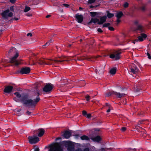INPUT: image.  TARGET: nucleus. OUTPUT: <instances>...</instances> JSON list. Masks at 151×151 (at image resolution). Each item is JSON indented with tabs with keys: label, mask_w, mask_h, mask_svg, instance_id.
Returning a JSON list of instances; mask_svg holds the SVG:
<instances>
[{
	"label": "nucleus",
	"mask_w": 151,
	"mask_h": 151,
	"mask_svg": "<svg viewBox=\"0 0 151 151\" xmlns=\"http://www.w3.org/2000/svg\"><path fill=\"white\" fill-rule=\"evenodd\" d=\"M30 36V37H31L32 36V34L31 33H29L27 34V36Z\"/></svg>",
	"instance_id": "4d7b16f0"
},
{
	"label": "nucleus",
	"mask_w": 151,
	"mask_h": 151,
	"mask_svg": "<svg viewBox=\"0 0 151 151\" xmlns=\"http://www.w3.org/2000/svg\"><path fill=\"white\" fill-rule=\"evenodd\" d=\"M107 19V17L106 16H103L100 18V21L98 22L97 24H98L100 25L103 24L105 22Z\"/></svg>",
	"instance_id": "6ab92c4d"
},
{
	"label": "nucleus",
	"mask_w": 151,
	"mask_h": 151,
	"mask_svg": "<svg viewBox=\"0 0 151 151\" xmlns=\"http://www.w3.org/2000/svg\"><path fill=\"white\" fill-rule=\"evenodd\" d=\"M108 29L109 30L111 31H114V29L112 27H109Z\"/></svg>",
	"instance_id": "a19ab883"
},
{
	"label": "nucleus",
	"mask_w": 151,
	"mask_h": 151,
	"mask_svg": "<svg viewBox=\"0 0 151 151\" xmlns=\"http://www.w3.org/2000/svg\"><path fill=\"white\" fill-rule=\"evenodd\" d=\"M19 18H16V17H14V18L13 19H14L15 20H17L19 19Z\"/></svg>",
	"instance_id": "680f3d73"
},
{
	"label": "nucleus",
	"mask_w": 151,
	"mask_h": 151,
	"mask_svg": "<svg viewBox=\"0 0 151 151\" xmlns=\"http://www.w3.org/2000/svg\"><path fill=\"white\" fill-rule=\"evenodd\" d=\"M52 42V40L50 39L47 42L45 45H44L42 46L43 47H44L45 46H48L50 45V43Z\"/></svg>",
	"instance_id": "2f4dec72"
},
{
	"label": "nucleus",
	"mask_w": 151,
	"mask_h": 151,
	"mask_svg": "<svg viewBox=\"0 0 151 151\" xmlns=\"http://www.w3.org/2000/svg\"><path fill=\"white\" fill-rule=\"evenodd\" d=\"M32 113L31 112L27 110V111L26 112V114L27 115H31Z\"/></svg>",
	"instance_id": "4c0bfd02"
},
{
	"label": "nucleus",
	"mask_w": 151,
	"mask_h": 151,
	"mask_svg": "<svg viewBox=\"0 0 151 151\" xmlns=\"http://www.w3.org/2000/svg\"><path fill=\"white\" fill-rule=\"evenodd\" d=\"M9 12V9H7L4 11L1 14V15L2 16L4 19H6L8 18V17H11L13 16V13L11 12Z\"/></svg>",
	"instance_id": "423d86ee"
},
{
	"label": "nucleus",
	"mask_w": 151,
	"mask_h": 151,
	"mask_svg": "<svg viewBox=\"0 0 151 151\" xmlns=\"http://www.w3.org/2000/svg\"><path fill=\"white\" fill-rule=\"evenodd\" d=\"M48 151H64L62 144L60 142H55L49 145Z\"/></svg>",
	"instance_id": "f03ea898"
},
{
	"label": "nucleus",
	"mask_w": 151,
	"mask_h": 151,
	"mask_svg": "<svg viewBox=\"0 0 151 151\" xmlns=\"http://www.w3.org/2000/svg\"><path fill=\"white\" fill-rule=\"evenodd\" d=\"M59 59L54 60L53 61L55 63H59L63 62L64 61H68V58L66 57H63L59 58Z\"/></svg>",
	"instance_id": "f3484780"
},
{
	"label": "nucleus",
	"mask_w": 151,
	"mask_h": 151,
	"mask_svg": "<svg viewBox=\"0 0 151 151\" xmlns=\"http://www.w3.org/2000/svg\"><path fill=\"white\" fill-rule=\"evenodd\" d=\"M97 7V5H95V6H93V5H91L89 7L90 8H96Z\"/></svg>",
	"instance_id": "603ef678"
},
{
	"label": "nucleus",
	"mask_w": 151,
	"mask_h": 151,
	"mask_svg": "<svg viewBox=\"0 0 151 151\" xmlns=\"http://www.w3.org/2000/svg\"><path fill=\"white\" fill-rule=\"evenodd\" d=\"M82 9H83V8L81 7H79V10H81Z\"/></svg>",
	"instance_id": "338daca9"
},
{
	"label": "nucleus",
	"mask_w": 151,
	"mask_h": 151,
	"mask_svg": "<svg viewBox=\"0 0 151 151\" xmlns=\"http://www.w3.org/2000/svg\"><path fill=\"white\" fill-rule=\"evenodd\" d=\"M126 94L124 93H121L114 91V95L116 96L117 98H120L125 96Z\"/></svg>",
	"instance_id": "412c9836"
},
{
	"label": "nucleus",
	"mask_w": 151,
	"mask_h": 151,
	"mask_svg": "<svg viewBox=\"0 0 151 151\" xmlns=\"http://www.w3.org/2000/svg\"><path fill=\"white\" fill-rule=\"evenodd\" d=\"M62 5L64 6L65 7L67 8L69 6V4H62Z\"/></svg>",
	"instance_id": "a18cd8bd"
},
{
	"label": "nucleus",
	"mask_w": 151,
	"mask_h": 151,
	"mask_svg": "<svg viewBox=\"0 0 151 151\" xmlns=\"http://www.w3.org/2000/svg\"><path fill=\"white\" fill-rule=\"evenodd\" d=\"M121 21L120 20H119V19H118L117 20V22L118 23H119Z\"/></svg>",
	"instance_id": "0e129e2a"
},
{
	"label": "nucleus",
	"mask_w": 151,
	"mask_h": 151,
	"mask_svg": "<svg viewBox=\"0 0 151 151\" xmlns=\"http://www.w3.org/2000/svg\"><path fill=\"white\" fill-rule=\"evenodd\" d=\"M116 72V69L115 68H113L111 69L110 70V73L111 75H114Z\"/></svg>",
	"instance_id": "c756f323"
},
{
	"label": "nucleus",
	"mask_w": 151,
	"mask_h": 151,
	"mask_svg": "<svg viewBox=\"0 0 151 151\" xmlns=\"http://www.w3.org/2000/svg\"><path fill=\"white\" fill-rule=\"evenodd\" d=\"M96 0H88V4H91L94 3Z\"/></svg>",
	"instance_id": "c9c22d12"
},
{
	"label": "nucleus",
	"mask_w": 151,
	"mask_h": 151,
	"mask_svg": "<svg viewBox=\"0 0 151 151\" xmlns=\"http://www.w3.org/2000/svg\"><path fill=\"white\" fill-rule=\"evenodd\" d=\"M19 55L18 53L17 52H16L15 55L10 59V63L14 64L16 65H19V63L16 60V58L18 57Z\"/></svg>",
	"instance_id": "9b49d317"
},
{
	"label": "nucleus",
	"mask_w": 151,
	"mask_h": 151,
	"mask_svg": "<svg viewBox=\"0 0 151 151\" xmlns=\"http://www.w3.org/2000/svg\"><path fill=\"white\" fill-rule=\"evenodd\" d=\"M126 129V128L125 127H122L121 129V130L122 132H124Z\"/></svg>",
	"instance_id": "de8ad7c7"
},
{
	"label": "nucleus",
	"mask_w": 151,
	"mask_h": 151,
	"mask_svg": "<svg viewBox=\"0 0 151 151\" xmlns=\"http://www.w3.org/2000/svg\"><path fill=\"white\" fill-rule=\"evenodd\" d=\"M16 0H10L9 1L12 4H14Z\"/></svg>",
	"instance_id": "864d4df0"
},
{
	"label": "nucleus",
	"mask_w": 151,
	"mask_h": 151,
	"mask_svg": "<svg viewBox=\"0 0 151 151\" xmlns=\"http://www.w3.org/2000/svg\"><path fill=\"white\" fill-rule=\"evenodd\" d=\"M62 144L67 147L68 151H75V145L73 142L70 141H64L62 142Z\"/></svg>",
	"instance_id": "7ed1b4c3"
},
{
	"label": "nucleus",
	"mask_w": 151,
	"mask_h": 151,
	"mask_svg": "<svg viewBox=\"0 0 151 151\" xmlns=\"http://www.w3.org/2000/svg\"><path fill=\"white\" fill-rule=\"evenodd\" d=\"M83 151H90V149L88 147H86L84 149Z\"/></svg>",
	"instance_id": "8fccbe9b"
},
{
	"label": "nucleus",
	"mask_w": 151,
	"mask_h": 151,
	"mask_svg": "<svg viewBox=\"0 0 151 151\" xmlns=\"http://www.w3.org/2000/svg\"><path fill=\"white\" fill-rule=\"evenodd\" d=\"M114 91H113L107 92L106 94V96L107 97H109L111 96L114 95Z\"/></svg>",
	"instance_id": "a878e982"
},
{
	"label": "nucleus",
	"mask_w": 151,
	"mask_h": 151,
	"mask_svg": "<svg viewBox=\"0 0 151 151\" xmlns=\"http://www.w3.org/2000/svg\"><path fill=\"white\" fill-rule=\"evenodd\" d=\"M85 98L86 99V100L87 101H89L90 99V96L88 95H86L85 96Z\"/></svg>",
	"instance_id": "e433bc0d"
},
{
	"label": "nucleus",
	"mask_w": 151,
	"mask_h": 151,
	"mask_svg": "<svg viewBox=\"0 0 151 151\" xmlns=\"http://www.w3.org/2000/svg\"><path fill=\"white\" fill-rule=\"evenodd\" d=\"M28 139L31 144L36 143L39 141V138L35 135L29 136L28 137Z\"/></svg>",
	"instance_id": "0eeeda50"
},
{
	"label": "nucleus",
	"mask_w": 151,
	"mask_h": 151,
	"mask_svg": "<svg viewBox=\"0 0 151 151\" xmlns=\"http://www.w3.org/2000/svg\"><path fill=\"white\" fill-rule=\"evenodd\" d=\"M121 53V52H118L117 53L111 54L109 55V57L111 59L114 58L115 60H118L120 59V55Z\"/></svg>",
	"instance_id": "ddd939ff"
},
{
	"label": "nucleus",
	"mask_w": 151,
	"mask_h": 151,
	"mask_svg": "<svg viewBox=\"0 0 151 151\" xmlns=\"http://www.w3.org/2000/svg\"><path fill=\"white\" fill-rule=\"evenodd\" d=\"M140 9L143 11H145V6H142L140 7Z\"/></svg>",
	"instance_id": "37998d69"
},
{
	"label": "nucleus",
	"mask_w": 151,
	"mask_h": 151,
	"mask_svg": "<svg viewBox=\"0 0 151 151\" xmlns=\"http://www.w3.org/2000/svg\"><path fill=\"white\" fill-rule=\"evenodd\" d=\"M91 139L94 142H99L101 140V138L99 136H97L94 137H92Z\"/></svg>",
	"instance_id": "4be33fe9"
},
{
	"label": "nucleus",
	"mask_w": 151,
	"mask_h": 151,
	"mask_svg": "<svg viewBox=\"0 0 151 151\" xmlns=\"http://www.w3.org/2000/svg\"><path fill=\"white\" fill-rule=\"evenodd\" d=\"M84 59L82 58H77V60L78 61H82Z\"/></svg>",
	"instance_id": "3c124183"
},
{
	"label": "nucleus",
	"mask_w": 151,
	"mask_h": 151,
	"mask_svg": "<svg viewBox=\"0 0 151 151\" xmlns=\"http://www.w3.org/2000/svg\"><path fill=\"white\" fill-rule=\"evenodd\" d=\"M51 16V15H47L46 16V18H49Z\"/></svg>",
	"instance_id": "e2e57ef3"
},
{
	"label": "nucleus",
	"mask_w": 151,
	"mask_h": 151,
	"mask_svg": "<svg viewBox=\"0 0 151 151\" xmlns=\"http://www.w3.org/2000/svg\"><path fill=\"white\" fill-rule=\"evenodd\" d=\"M40 149L38 148H35L34 151H39Z\"/></svg>",
	"instance_id": "13d9d810"
},
{
	"label": "nucleus",
	"mask_w": 151,
	"mask_h": 151,
	"mask_svg": "<svg viewBox=\"0 0 151 151\" xmlns=\"http://www.w3.org/2000/svg\"><path fill=\"white\" fill-rule=\"evenodd\" d=\"M97 31L100 33H102L103 32L102 30L100 28L98 29Z\"/></svg>",
	"instance_id": "09e8293b"
},
{
	"label": "nucleus",
	"mask_w": 151,
	"mask_h": 151,
	"mask_svg": "<svg viewBox=\"0 0 151 151\" xmlns=\"http://www.w3.org/2000/svg\"><path fill=\"white\" fill-rule=\"evenodd\" d=\"M45 132V130L44 129L40 128L37 130H35L33 131V134L34 135L37 134L39 137H42Z\"/></svg>",
	"instance_id": "1a4fd4ad"
},
{
	"label": "nucleus",
	"mask_w": 151,
	"mask_h": 151,
	"mask_svg": "<svg viewBox=\"0 0 151 151\" xmlns=\"http://www.w3.org/2000/svg\"><path fill=\"white\" fill-rule=\"evenodd\" d=\"M53 85L50 83H47L43 88V91L46 93H49L52 91L54 87Z\"/></svg>",
	"instance_id": "20e7f679"
},
{
	"label": "nucleus",
	"mask_w": 151,
	"mask_h": 151,
	"mask_svg": "<svg viewBox=\"0 0 151 151\" xmlns=\"http://www.w3.org/2000/svg\"><path fill=\"white\" fill-rule=\"evenodd\" d=\"M30 71V68L28 67H25L21 68L20 70L17 71L16 73L17 74H28Z\"/></svg>",
	"instance_id": "39448f33"
},
{
	"label": "nucleus",
	"mask_w": 151,
	"mask_h": 151,
	"mask_svg": "<svg viewBox=\"0 0 151 151\" xmlns=\"http://www.w3.org/2000/svg\"><path fill=\"white\" fill-rule=\"evenodd\" d=\"M16 49L14 47H12L9 51L8 53L9 55H11L14 53L16 52Z\"/></svg>",
	"instance_id": "b1692460"
},
{
	"label": "nucleus",
	"mask_w": 151,
	"mask_h": 151,
	"mask_svg": "<svg viewBox=\"0 0 151 151\" xmlns=\"http://www.w3.org/2000/svg\"><path fill=\"white\" fill-rule=\"evenodd\" d=\"M147 55L148 56V58L149 59H151V55H150V54L148 52H147Z\"/></svg>",
	"instance_id": "79ce46f5"
},
{
	"label": "nucleus",
	"mask_w": 151,
	"mask_h": 151,
	"mask_svg": "<svg viewBox=\"0 0 151 151\" xmlns=\"http://www.w3.org/2000/svg\"><path fill=\"white\" fill-rule=\"evenodd\" d=\"M106 105L107 106H109V104L107 103H106Z\"/></svg>",
	"instance_id": "774afa93"
},
{
	"label": "nucleus",
	"mask_w": 151,
	"mask_h": 151,
	"mask_svg": "<svg viewBox=\"0 0 151 151\" xmlns=\"http://www.w3.org/2000/svg\"><path fill=\"white\" fill-rule=\"evenodd\" d=\"M76 19L77 22L78 23H81L83 21V16L81 14H76L74 17Z\"/></svg>",
	"instance_id": "4468645a"
},
{
	"label": "nucleus",
	"mask_w": 151,
	"mask_h": 151,
	"mask_svg": "<svg viewBox=\"0 0 151 151\" xmlns=\"http://www.w3.org/2000/svg\"><path fill=\"white\" fill-rule=\"evenodd\" d=\"M105 68L104 65H100V66L96 70V72L97 74L101 75L103 74L104 70Z\"/></svg>",
	"instance_id": "f8f14e48"
},
{
	"label": "nucleus",
	"mask_w": 151,
	"mask_h": 151,
	"mask_svg": "<svg viewBox=\"0 0 151 151\" xmlns=\"http://www.w3.org/2000/svg\"><path fill=\"white\" fill-rule=\"evenodd\" d=\"M99 21V19L97 18H92L91 19L90 21L87 23L88 26H91L93 23L94 24H96Z\"/></svg>",
	"instance_id": "a211bd4d"
},
{
	"label": "nucleus",
	"mask_w": 151,
	"mask_h": 151,
	"mask_svg": "<svg viewBox=\"0 0 151 151\" xmlns=\"http://www.w3.org/2000/svg\"><path fill=\"white\" fill-rule=\"evenodd\" d=\"M14 94L17 98H20L21 102L24 106L29 108L35 107L40 100L39 91L37 89L34 94V96H36V98L34 99L29 98V96L27 94H25L21 96L20 93L17 92L14 93Z\"/></svg>",
	"instance_id": "f257e3e1"
},
{
	"label": "nucleus",
	"mask_w": 151,
	"mask_h": 151,
	"mask_svg": "<svg viewBox=\"0 0 151 151\" xmlns=\"http://www.w3.org/2000/svg\"><path fill=\"white\" fill-rule=\"evenodd\" d=\"M128 6L129 4L126 2H125L123 5L124 7L125 8H127L128 7Z\"/></svg>",
	"instance_id": "f704fd0d"
},
{
	"label": "nucleus",
	"mask_w": 151,
	"mask_h": 151,
	"mask_svg": "<svg viewBox=\"0 0 151 151\" xmlns=\"http://www.w3.org/2000/svg\"><path fill=\"white\" fill-rule=\"evenodd\" d=\"M140 88L138 86H135L134 88V91L135 92H138L140 91Z\"/></svg>",
	"instance_id": "7c9ffc66"
},
{
	"label": "nucleus",
	"mask_w": 151,
	"mask_h": 151,
	"mask_svg": "<svg viewBox=\"0 0 151 151\" xmlns=\"http://www.w3.org/2000/svg\"><path fill=\"white\" fill-rule=\"evenodd\" d=\"M71 130H65L64 132L63 136L65 138L68 139L71 136Z\"/></svg>",
	"instance_id": "2eb2a0df"
},
{
	"label": "nucleus",
	"mask_w": 151,
	"mask_h": 151,
	"mask_svg": "<svg viewBox=\"0 0 151 151\" xmlns=\"http://www.w3.org/2000/svg\"><path fill=\"white\" fill-rule=\"evenodd\" d=\"M82 114L84 116H86V115L87 114V112L84 110H83L82 111Z\"/></svg>",
	"instance_id": "58836bf2"
},
{
	"label": "nucleus",
	"mask_w": 151,
	"mask_h": 151,
	"mask_svg": "<svg viewBox=\"0 0 151 151\" xmlns=\"http://www.w3.org/2000/svg\"><path fill=\"white\" fill-rule=\"evenodd\" d=\"M139 70L137 66L135 64L132 63L129 67V71L132 73L136 74L139 72Z\"/></svg>",
	"instance_id": "6e6552de"
},
{
	"label": "nucleus",
	"mask_w": 151,
	"mask_h": 151,
	"mask_svg": "<svg viewBox=\"0 0 151 151\" xmlns=\"http://www.w3.org/2000/svg\"><path fill=\"white\" fill-rule=\"evenodd\" d=\"M86 116L88 118H90L91 117V115L90 114H87Z\"/></svg>",
	"instance_id": "49530a36"
},
{
	"label": "nucleus",
	"mask_w": 151,
	"mask_h": 151,
	"mask_svg": "<svg viewBox=\"0 0 151 151\" xmlns=\"http://www.w3.org/2000/svg\"><path fill=\"white\" fill-rule=\"evenodd\" d=\"M110 24L109 23H105L103 24V27H102V28H103L104 27H107L109 26H110Z\"/></svg>",
	"instance_id": "72a5a7b5"
},
{
	"label": "nucleus",
	"mask_w": 151,
	"mask_h": 151,
	"mask_svg": "<svg viewBox=\"0 0 151 151\" xmlns=\"http://www.w3.org/2000/svg\"><path fill=\"white\" fill-rule=\"evenodd\" d=\"M124 15V14L122 12L120 11L117 12L116 15L118 19H120Z\"/></svg>",
	"instance_id": "5701e85b"
},
{
	"label": "nucleus",
	"mask_w": 151,
	"mask_h": 151,
	"mask_svg": "<svg viewBox=\"0 0 151 151\" xmlns=\"http://www.w3.org/2000/svg\"><path fill=\"white\" fill-rule=\"evenodd\" d=\"M139 41V40H138V39H136L132 41V42L134 44H135L136 42H137Z\"/></svg>",
	"instance_id": "c03bdc74"
},
{
	"label": "nucleus",
	"mask_w": 151,
	"mask_h": 151,
	"mask_svg": "<svg viewBox=\"0 0 151 151\" xmlns=\"http://www.w3.org/2000/svg\"><path fill=\"white\" fill-rule=\"evenodd\" d=\"M31 9L30 7L28 6H25V8L24 10V12H27Z\"/></svg>",
	"instance_id": "473e14b6"
},
{
	"label": "nucleus",
	"mask_w": 151,
	"mask_h": 151,
	"mask_svg": "<svg viewBox=\"0 0 151 151\" xmlns=\"http://www.w3.org/2000/svg\"><path fill=\"white\" fill-rule=\"evenodd\" d=\"M107 14V17L109 18H111L113 17L114 15L113 13H110L109 11H106Z\"/></svg>",
	"instance_id": "cd10ccee"
},
{
	"label": "nucleus",
	"mask_w": 151,
	"mask_h": 151,
	"mask_svg": "<svg viewBox=\"0 0 151 151\" xmlns=\"http://www.w3.org/2000/svg\"><path fill=\"white\" fill-rule=\"evenodd\" d=\"M110 111H111L110 109H109L107 110L106 112H108V113Z\"/></svg>",
	"instance_id": "69168bd1"
},
{
	"label": "nucleus",
	"mask_w": 151,
	"mask_h": 151,
	"mask_svg": "<svg viewBox=\"0 0 151 151\" xmlns=\"http://www.w3.org/2000/svg\"><path fill=\"white\" fill-rule=\"evenodd\" d=\"M147 35L145 33H141L140 36H139L137 37L138 38V40H139L140 42H142L143 41V38L145 39L147 37Z\"/></svg>",
	"instance_id": "aec40b11"
},
{
	"label": "nucleus",
	"mask_w": 151,
	"mask_h": 151,
	"mask_svg": "<svg viewBox=\"0 0 151 151\" xmlns=\"http://www.w3.org/2000/svg\"><path fill=\"white\" fill-rule=\"evenodd\" d=\"M80 138L82 140H86L88 141L90 140L89 137L88 136L85 135H84L82 136H81L80 137Z\"/></svg>",
	"instance_id": "bb28decb"
},
{
	"label": "nucleus",
	"mask_w": 151,
	"mask_h": 151,
	"mask_svg": "<svg viewBox=\"0 0 151 151\" xmlns=\"http://www.w3.org/2000/svg\"><path fill=\"white\" fill-rule=\"evenodd\" d=\"M137 30L140 31L141 32H144V29L143 28V26L142 25H139L137 26Z\"/></svg>",
	"instance_id": "393cba45"
},
{
	"label": "nucleus",
	"mask_w": 151,
	"mask_h": 151,
	"mask_svg": "<svg viewBox=\"0 0 151 151\" xmlns=\"http://www.w3.org/2000/svg\"><path fill=\"white\" fill-rule=\"evenodd\" d=\"M75 137H76V138H78V137H79V134H76L75 135Z\"/></svg>",
	"instance_id": "bf43d9fd"
},
{
	"label": "nucleus",
	"mask_w": 151,
	"mask_h": 151,
	"mask_svg": "<svg viewBox=\"0 0 151 151\" xmlns=\"http://www.w3.org/2000/svg\"><path fill=\"white\" fill-rule=\"evenodd\" d=\"M90 13L91 17H95L96 16L99 15V13L96 12H90Z\"/></svg>",
	"instance_id": "c85d7f7f"
},
{
	"label": "nucleus",
	"mask_w": 151,
	"mask_h": 151,
	"mask_svg": "<svg viewBox=\"0 0 151 151\" xmlns=\"http://www.w3.org/2000/svg\"><path fill=\"white\" fill-rule=\"evenodd\" d=\"M19 55L18 53L17 52H16L15 55L10 59V63L14 64L16 65H19V63L16 60V58L18 57Z\"/></svg>",
	"instance_id": "9d476101"
},
{
	"label": "nucleus",
	"mask_w": 151,
	"mask_h": 151,
	"mask_svg": "<svg viewBox=\"0 0 151 151\" xmlns=\"http://www.w3.org/2000/svg\"><path fill=\"white\" fill-rule=\"evenodd\" d=\"M74 151H83L82 150L81 148H78L77 149H76Z\"/></svg>",
	"instance_id": "6e6d98bb"
},
{
	"label": "nucleus",
	"mask_w": 151,
	"mask_h": 151,
	"mask_svg": "<svg viewBox=\"0 0 151 151\" xmlns=\"http://www.w3.org/2000/svg\"><path fill=\"white\" fill-rule=\"evenodd\" d=\"M26 15L27 16H28V17H31L32 16V14H27Z\"/></svg>",
	"instance_id": "052dcab7"
},
{
	"label": "nucleus",
	"mask_w": 151,
	"mask_h": 151,
	"mask_svg": "<svg viewBox=\"0 0 151 151\" xmlns=\"http://www.w3.org/2000/svg\"><path fill=\"white\" fill-rule=\"evenodd\" d=\"M10 10L12 12L14 11V7L13 6H11L10 7Z\"/></svg>",
	"instance_id": "5fc2aeb1"
},
{
	"label": "nucleus",
	"mask_w": 151,
	"mask_h": 151,
	"mask_svg": "<svg viewBox=\"0 0 151 151\" xmlns=\"http://www.w3.org/2000/svg\"><path fill=\"white\" fill-rule=\"evenodd\" d=\"M13 89V87L11 86H8L5 87L4 89V92L8 93H9L12 92Z\"/></svg>",
	"instance_id": "dca6fc26"
},
{
	"label": "nucleus",
	"mask_w": 151,
	"mask_h": 151,
	"mask_svg": "<svg viewBox=\"0 0 151 151\" xmlns=\"http://www.w3.org/2000/svg\"><path fill=\"white\" fill-rule=\"evenodd\" d=\"M134 25H135L137 27L138 25H139L138 24L139 22L137 20H136V21H134Z\"/></svg>",
	"instance_id": "ea45409f"
}]
</instances>
